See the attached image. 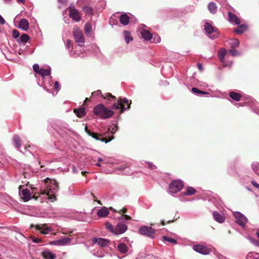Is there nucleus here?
I'll use <instances>...</instances> for the list:
<instances>
[{
  "label": "nucleus",
  "mask_w": 259,
  "mask_h": 259,
  "mask_svg": "<svg viewBox=\"0 0 259 259\" xmlns=\"http://www.w3.org/2000/svg\"><path fill=\"white\" fill-rule=\"evenodd\" d=\"M230 44L232 48L237 47L239 45V41L237 39H233L231 40Z\"/></svg>",
  "instance_id": "nucleus-35"
},
{
  "label": "nucleus",
  "mask_w": 259,
  "mask_h": 259,
  "mask_svg": "<svg viewBox=\"0 0 259 259\" xmlns=\"http://www.w3.org/2000/svg\"><path fill=\"white\" fill-rule=\"evenodd\" d=\"M74 113L79 118H82L85 116L86 112L84 108H80L78 109H74L73 110Z\"/></svg>",
  "instance_id": "nucleus-23"
},
{
  "label": "nucleus",
  "mask_w": 259,
  "mask_h": 259,
  "mask_svg": "<svg viewBox=\"0 0 259 259\" xmlns=\"http://www.w3.org/2000/svg\"><path fill=\"white\" fill-rule=\"evenodd\" d=\"M89 135L91 136L92 137H93L94 139H95L97 140H99V141H101L102 142H104L106 143L111 141L114 138V137L113 136L109 137V138H107L106 137L100 138L99 137H101L102 135L98 134L97 133H94L93 132H89Z\"/></svg>",
  "instance_id": "nucleus-13"
},
{
  "label": "nucleus",
  "mask_w": 259,
  "mask_h": 259,
  "mask_svg": "<svg viewBox=\"0 0 259 259\" xmlns=\"http://www.w3.org/2000/svg\"><path fill=\"white\" fill-rule=\"evenodd\" d=\"M160 41V37L159 36H157L156 37H154L153 42L155 43L159 42Z\"/></svg>",
  "instance_id": "nucleus-48"
},
{
  "label": "nucleus",
  "mask_w": 259,
  "mask_h": 259,
  "mask_svg": "<svg viewBox=\"0 0 259 259\" xmlns=\"http://www.w3.org/2000/svg\"><path fill=\"white\" fill-rule=\"evenodd\" d=\"M117 248L118 250L122 253L127 251V247L124 243H119L117 246Z\"/></svg>",
  "instance_id": "nucleus-30"
},
{
  "label": "nucleus",
  "mask_w": 259,
  "mask_h": 259,
  "mask_svg": "<svg viewBox=\"0 0 259 259\" xmlns=\"http://www.w3.org/2000/svg\"><path fill=\"white\" fill-rule=\"evenodd\" d=\"M254 255H258V254L256 252H254V253L249 252L247 254V257L250 258L252 256V255H253V259H259V257H256L255 255H254Z\"/></svg>",
  "instance_id": "nucleus-43"
},
{
  "label": "nucleus",
  "mask_w": 259,
  "mask_h": 259,
  "mask_svg": "<svg viewBox=\"0 0 259 259\" xmlns=\"http://www.w3.org/2000/svg\"><path fill=\"white\" fill-rule=\"evenodd\" d=\"M213 216L214 219L220 223H223L225 220V218L217 211L213 212Z\"/></svg>",
  "instance_id": "nucleus-22"
},
{
  "label": "nucleus",
  "mask_w": 259,
  "mask_h": 259,
  "mask_svg": "<svg viewBox=\"0 0 259 259\" xmlns=\"http://www.w3.org/2000/svg\"><path fill=\"white\" fill-rule=\"evenodd\" d=\"M123 217L127 220H130L132 219V218L131 217L126 214L123 215Z\"/></svg>",
  "instance_id": "nucleus-57"
},
{
  "label": "nucleus",
  "mask_w": 259,
  "mask_h": 259,
  "mask_svg": "<svg viewBox=\"0 0 259 259\" xmlns=\"http://www.w3.org/2000/svg\"><path fill=\"white\" fill-rule=\"evenodd\" d=\"M118 130V126L116 125H113V127L111 130L110 128H109V130L110 131V132L113 134L115 133Z\"/></svg>",
  "instance_id": "nucleus-44"
},
{
  "label": "nucleus",
  "mask_w": 259,
  "mask_h": 259,
  "mask_svg": "<svg viewBox=\"0 0 259 259\" xmlns=\"http://www.w3.org/2000/svg\"><path fill=\"white\" fill-rule=\"evenodd\" d=\"M17 2L21 3L24 4L25 2V0H17Z\"/></svg>",
  "instance_id": "nucleus-61"
},
{
  "label": "nucleus",
  "mask_w": 259,
  "mask_h": 259,
  "mask_svg": "<svg viewBox=\"0 0 259 259\" xmlns=\"http://www.w3.org/2000/svg\"><path fill=\"white\" fill-rule=\"evenodd\" d=\"M33 69L35 72L42 77V79H45L46 76H49L51 74V70L50 67L40 68L38 64H35L33 65Z\"/></svg>",
  "instance_id": "nucleus-6"
},
{
  "label": "nucleus",
  "mask_w": 259,
  "mask_h": 259,
  "mask_svg": "<svg viewBox=\"0 0 259 259\" xmlns=\"http://www.w3.org/2000/svg\"><path fill=\"white\" fill-rule=\"evenodd\" d=\"M71 242V239L68 237L64 238L58 240L54 241L51 242L52 245H65L68 244Z\"/></svg>",
  "instance_id": "nucleus-15"
},
{
  "label": "nucleus",
  "mask_w": 259,
  "mask_h": 259,
  "mask_svg": "<svg viewBox=\"0 0 259 259\" xmlns=\"http://www.w3.org/2000/svg\"><path fill=\"white\" fill-rule=\"evenodd\" d=\"M101 92L100 90L94 92L92 93V95L93 96H98L99 95L101 94Z\"/></svg>",
  "instance_id": "nucleus-52"
},
{
  "label": "nucleus",
  "mask_w": 259,
  "mask_h": 259,
  "mask_svg": "<svg viewBox=\"0 0 259 259\" xmlns=\"http://www.w3.org/2000/svg\"><path fill=\"white\" fill-rule=\"evenodd\" d=\"M44 82H45V83L43 84L44 87L45 89H46L48 91L50 90V89L48 88L47 84L50 85L51 83H52V84H54V82H50V81Z\"/></svg>",
  "instance_id": "nucleus-46"
},
{
  "label": "nucleus",
  "mask_w": 259,
  "mask_h": 259,
  "mask_svg": "<svg viewBox=\"0 0 259 259\" xmlns=\"http://www.w3.org/2000/svg\"><path fill=\"white\" fill-rule=\"evenodd\" d=\"M109 214V211L107 208L103 207L100 209L97 212V215L99 217H105Z\"/></svg>",
  "instance_id": "nucleus-26"
},
{
  "label": "nucleus",
  "mask_w": 259,
  "mask_h": 259,
  "mask_svg": "<svg viewBox=\"0 0 259 259\" xmlns=\"http://www.w3.org/2000/svg\"><path fill=\"white\" fill-rule=\"evenodd\" d=\"M33 241L34 242V243H39L41 242V239H39V238H35L33 240Z\"/></svg>",
  "instance_id": "nucleus-56"
},
{
  "label": "nucleus",
  "mask_w": 259,
  "mask_h": 259,
  "mask_svg": "<svg viewBox=\"0 0 259 259\" xmlns=\"http://www.w3.org/2000/svg\"><path fill=\"white\" fill-rule=\"evenodd\" d=\"M102 97L104 98V99H108L109 100H110L111 99H113L114 100H115L116 98V97L113 96L111 93H107L106 95V96H104L103 95H102Z\"/></svg>",
  "instance_id": "nucleus-38"
},
{
  "label": "nucleus",
  "mask_w": 259,
  "mask_h": 259,
  "mask_svg": "<svg viewBox=\"0 0 259 259\" xmlns=\"http://www.w3.org/2000/svg\"><path fill=\"white\" fill-rule=\"evenodd\" d=\"M229 53L232 56H237L239 55V53L235 50L234 49H231L229 50Z\"/></svg>",
  "instance_id": "nucleus-41"
},
{
  "label": "nucleus",
  "mask_w": 259,
  "mask_h": 259,
  "mask_svg": "<svg viewBox=\"0 0 259 259\" xmlns=\"http://www.w3.org/2000/svg\"><path fill=\"white\" fill-rule=\"evenodd\" d=\"M83 11L86 13L88 14H91L93 12V10L91 8L89 7H84L83 8Z\"/></svg>",
  "instance_id": "nucleus-40"
},
{
  "label": "nucleus",
  "mask_w": 259,
  "mask_h": 259,
  "mask_svg": "<svg viewBox=\"0 0 259 259\" xmlns=\"http://www.w3.org/2000/svg\"><path fill=\"white\" fill-rule=\"evenodd\" d=\"M226 52V51L225 49H220L218 53V56L220 60L223 64L224 66H229L230 68L233 64V62L231 61H226L225 60Z\"/></svg>",
  "instance_id": "nucleus-9"
},
{
  "label": "nucleus",
  "mask_w": 259,
  "mask_h": 259,
  "mask_svg": "<svg viewBox=\"0 0 259 259\" xmlns=\"http://www.w3.org/2000/svg\"><path fill=\"white\" fill-rule=\"evenodd\" d=\"M5 23V20L3 17L0 15V24L3 25Z\"/></svg>",
  "instance_id": "nucleus-54"
},
{
  "label": "nucleus",
  "mask_w": 259,
  "mask_h": 259,
  "mask_svg": "<svg viewBox=\"0 0 259 259\" xmlns=\"http://www.w3.org/2000/svg\"><path fill=\"white\" fill-rule=\"evenodd\" d=\"M251 184L252 185L255 187V188L259 189V184L256 183L255 181H252Z\"/></svg>",
  "instance_id": "nucleus-50"
},
{
  "label": "nucleus",
  "mask_w": 259,
  "mask_h": 259,
  "mask_svg": "<svg viewBox=\"0 0 259 259\" xmlns=\"http://www.w3.org/2000/svg\"><path fill=\"white\" fill-rule=\"evenodd\" d=\"M192 91L194 93H198L199 94L200 92V90H198V89L196 88H192L191 89Z\"/></svg>",
  "instance_id": "nucleus-47"
},
{
  "label": "nucleus",
  "mask_w": 259,
  "mask_h": 259,
  "mask_svg": "<svg viewBox=\"0 0 259 259\" xmlns=\"http://www.w3.org/2000/svg\"><path fill=\"white\" fill-rule=\"evenodd\" d=\"M127 230V226L122 223H118L114 227V234L119 235L124 233Z\"/></svg>",
  "instance_id": "nucleus-12"
},
{
  "label": "nucleus",
  "mask_w": 259,
  "mask_h": 259,
  "mask_svg": "<svg viewBox=\"0 0 259 259\" xmlns=\"http://www.w3.org/2000/svg\"><path fill=\"white\" fill-rule=\"evenodd\" d=\"M69 11V16L73 20L78 22L81 19V16L78 11L74 7H69L67 9Z\"/></svg>",
  "instance_id": "nucleus-8"
},
{
  "label": "nucleus",
  "mask_w": 259,
  "mask_h": 259,
  "mask_svg": "<svg viewBox=\"0 0 259 259\" xmlns=\"http://www.w3.org/2000/svg\"><path fill=\"white\" fill-rule=\"evenodd\" d=\"M228 15L229 20L230 22L234 23L236 25H238L240 23V19L236 15L230 12L228 13Z\"/></svg>",
  "instance_id": "nucleus-19"
},
{
  "label": "nucleus",
  "mask_w": 259,
  "mask_h": 259,
  "mask_svg": "<svg viewBox=\"0 0 259 259\" xmlns=\"http://www.w3.org/2000/svg\"><path fill=\"white\" fill-rule=\"evenodd\" d=\"M174 221V220H172L171 221V220H169V221H167V223H171V222H173Z\"/></svg>",
  "instance_id": "nucleus-64"
},
{
  "label": "nucleus",
  "mask_w": 259,
  "mask_h": 259,
  "mask_svg": "<svg viewBox=\"0 0 259 259\" xmlns=\"http://www.w3.org/2000/svg\"><path fill=\"white\" fill-rule=\"evenodd\" d=\"M119 21L122 25H127L129 23V17L126 14H123L119 17Z\"/></svg>",
  "instance_id": "nucleus-24"
},
{
  "label": "nucleus",
  "mask_w": 259,
  "mask_h": 259,
  "mask_svg": "<svg viewBox=\"0 0 259 259\" xmlns=\"http://www.w3.org/2000/svg\"><path fill=\"white\" fill-rule=\"evenodd\" d=\"M163 239L164 240L168 241L173 244H177V241L176 240L166 236H163Z\"/></svg>",
  "instance_id": "nucleus-37"
},
{
  "label": "nucleus",
  "mask_w": 259,
  "mask_h": 259,
  "mask_svg": "<svg viewBox=\"0 0 259 259\" xmlns=\"http://www.w3.org/2000/svg\"><path fill=\"white\" fill-rule=\"evenodd\" d=\"M183 181L178 180L172 181L169 186V190L171 193H175L181 190L183 188Z\"/></svg>",
  "instance_id": "nucleus-7"
},
{
  "label": "nucleus",
  "mask_w": 259,
  "mask_h": 259,
  "mask_svg": "<svg viewBox=\"0 0 259 259\" xmlns=\"http://www.w3.org/2000/svg\"><path fill=\"white\" fill-rule=\"evenodd\" d=\"M41 254L45 259H55L56 257L55 254L49 251H45L41 253Z\"/></svg>",
  "instance_id": "nucleus-25"
},
{
  "label": "nucleus",
  "mask_w": 259,
  "mask_h": 259,
  "mask_svg": "<svg viewBox=\"0 0 259 259\" xmlns=\"http://www.w3.org/2000/svg\"><path fill=\"white\" fill-rule=\"evenodd\" d=\"M161 224L162 226H164L165 225V223L164 221L161 220Z\"/></svg>",
  "instance_id": "nucleus-62"
},
{
  "label": "nucleus",
  "mask_w": 259,
  "mask_h": 259,
  "mask_svg": "<svg viewBox=\"0 0 259 259\" xmlns=\"http://www.w3.org/2000/svg\"><path fill=\"white\" fill-rule=\"evenodd\" d=\"M196 190L193 187H188L187 188V191L184 193L185 195H191L196 193Z\"/></svg>",
  "instance_id": "nucleus-34"
},
{
  "label": "nucleus",
  "mask_w": 259,
  "mask_h": 259,
  "mask_svg": "<svg viewBox=\"0 0 259 259\" xmlns=\"http://www.w3.org/2000/svg\"><path fill=\"white\" fill-rule=\"evenodd\" d=\"M12 35H13V37L15 38H18V37L19 36V31L16 29L13 30Z\"/></svg>",
  "instance_id": "nucleus-42"
},
{
  "label": "nucleus",
  "mask_w": 259,
  "mask_h": 259,
  "mask_svg": "<svg viewBox=\"0 0 259 259\" xmlns=\"http://www.w3.org/2000/svg\"><path fill=\"white\" fill-rule=\"evenodd\" d=\"M106 228L110 232L112 233H114V227L109 222H107L105 223Z\"/></svg>",
  "instance_id": "nucleus-36"
},
{
  "label": "nucleus",
  "mask_w": 259,
  "mask_h": 259,
  "mask_svg": "<svg viewBox=\"0 0 259 259\" xmlns=\"http://www.w3.org/2000/svg\"><path fill=\"white\" fill-rule=\"evenodd\" d=\"M131 104V101L130 103L128 102V100L124 98L123 99H119L117 100V103H115L112 108L114 109H120V113H123L125 110H126L130 108V105Z\"/></svg>",
  "instance_id": "nucleus-3"
},
{
  "label": "nucleus",
  "mask_w": 259,
  "mask_h": 259,
  "mask_svg": "<svg viewBox=\"0 0 259 259\" xmlns=\"http://www.w3.org/2000/svg\"><path fill=\"white\" fill-rule=\"evenodd\" d=\"M84 130H85V132H86L88 135H89V132H91L90 130H89L88 128V127H87V126L85 127Z\"/></svg>",
  "instance_id": "nucleus-59"
},
{
  "label": "nucleus",
  "mask_w": 259,
  "mask_h": 259,
  "mask_svg": "<svg viewBox=\"0 0 259 259\" xmlns=\"http://www.w3.org/2000/svg\"><path fill=\"white\" fill-rule=\"evenodd\" d=\"M58 88H59V83L58 82H55V83L53 85V89L55 90V91H57L58 89Z\"/></svg>",
  "instance_id": "nucleus-49"
},
{
  "label": "nucleus",
  "mask_w": 259,
  "mask_h": 259,
  "mask_svg": "<svg viewBox=\"0 0 259 259\" xmlns=\"http://www.w3.org/2000/svg\"><path fill=\"white\" fill-rule=\"evenodd\" d=\"M208 9L209 12L212 14H215L217 11V5L213 2H211L208 4Z\"/></svg>",
  "instance_id": "nucleus-29"
},
{
  "label": "nucleus",
  "mask_w": 259,
  "mask_h": 259,
  "mask_svg": "<svg viewBox=\"0 0 259 259\" xmlns=\"http://www.w3.org/2000/svg\"><path fill=\"white\" fill-rule=\"evenodd\" d=\"M29 38H29V36H28V35L24 33V34H23L22 35H21L20 37L18 40V42L19 43H20L21 42H26L29 40Z\"/></svg>",
  "instance_id": "nucleus-31"
},
{
  "label": "nucleus",
  "mask_w": 259,
  "mask_h": 259,
  "mask_svg": "<svg viewBox=\"0 0 259 259\" xmlns=\"http://www.w3.org/2000/svg\"><path fill=\"white\" fill-rule=\"evenodd\" d=\"M124 39L125 42L128 44L131 41L133 40V37L131 36L130 33L127 31H124L123 32Z\"/></svg>",
  "instance_id": "nucleus-33"
},
{
  "label": "nucleus",
  "mask_w": 259,
  "mask_h": 259,
  "mask_svg": "<svg viewBox=\"0 0 259 259\" xmlns=\"http://www.w3.org/2000/svg\"><path fill=\"white\" fill-rule=\"evenodd\" d=\"M73 36L78 46H82L84 43V38L82 32L79 30H75L73 32Z\"/></svg>",
  "instance_id": "nucleus-11"
},
{
  "label": "nucleus",
  "mask_w": 259,
  "mask_h": 259,
  "mask_svg": "<svg viewBox=\"0 0 259 259\" xmlns=\"http://www.w3.org/2000/svg\"><path fill=\"white\" fill-rule=\"evenodd\" d=\"M87 173V171H82L81 172V174L83 176H85V174Z\"/></svg>",
  "instance_id": "nucleus-63"
},
{
  "label": "nucleus",
  "mask_w": 259,
  "mask_h": 259,
  "mask_svg": "<svg viewBox=\"0 0 259 259\" xmlns=\"http://www.w3.org/2000/svg\"><path fill=\"white\" fill-rule=\"evenodd\" d=\"M19 28L24 30L26 31L29 28V22L26 19H22L20 20L19 22Z\"/></svg>",
  "instance_id": "nucleus-18"
},
{
  "label": "nucleus",
  "mask_w": 259,
  "mask_h": 259,
  "mask_svg": "<svg viewBox=\"0 0 259 259\" xmlns=\"http://www.w3.org/2000/svg\"><path fill=\"white\" fill-rule=\"evenodd\" d=\"M139 233L143 235H145L148 237L153 239L155 237V231L151 227L143 226L139 229Z\"/></svg>",
  "instance_id": "nucleus-5"
},
{
  "label": "nucleus",
  "mask_w": 259,
  "mask_h": 259,
  "mask_svg": "<svg viewBox=\"0 0 259 259\" xmlns=\"http://www.w3.org/2000/svg\"><path fill=\"white\" fill-rule=\"evenodd\" d=\"M33 227H35L37 230H41L42 231H41V233L44 234H47V232H46V231L50 230V229L47 226L46 224H44V225H42V226H40L37 225L34 226V225L31 224L30 226V228H33Z\"/></svg>",
  "instance_id": "nucleus-21"
},
{
  "label": "nucleus",
  "mask_w": 259,
  "mask_h": 259,
  "mask_svg": "<svg viewBox=\"0 0 259 259\" xmlns=\"http://www.w3.org/2000/svg\"><path fill=\"white\" fill-rule=\"evenodd\" d=\"M204 30L206 33L211 39H214L219 35L218 29L214 27L210 23L206 22L205 23Z\"/></svg>",
  "instance_id": "nucleus-4"
},
{
  "label": "nucleus",
  "mask_w": 259,
  "mask_h": 259,
  "mask_svg": "<svg viewBox=\"0 0 259 259\" xmlns=\"http://www.w3.org/2000/svg\"><path fill=\"white\" fill-rule=\"evenodd\" d=\"M229 96L236 101H239L241 98V94L234 92H231L229 93Z\"/></svg>",
  "instance_id": "nucleus-28"
},
{
  "label": "nucleus",
  "mask_w": 259,
  "mask_h": 259,
  "mask_svg": "<svg viewBox=\"0 0 259 259\" xmlns=\"http://www.w3.org/2000/svg\"><path fill=\"white\" fill-rule=\"evenodd\" d=\"M50 181L49 186L47 188V192H42L41 194H46L48 196V198L54 201L56 200V193L59 190V185L57 181L54 179H50L49 178L46 179L47 182Z\"/></svg>",
  "instance_id": "nucleus-1"
},
{
  "label": "nucleus",
  "mask_w": 259,
  "mask_h": 259,
  "mask_svg": "<svg viewBox=\"0 0 259 259\" xmlns=\"http://www.w3.org/2000/svg\"><path fill=\"white\" fill-rule=\"evenodd\" d=\"M140 33L142 37L146 40H150L152 37V34L147 30L142 29Z\"/></svg>",
  "instance_id": "nucleus-20"
},
{
  "label": "nucleus",
  "mask_w": 259,
  "mask_h": 259,
  "mask_svg": "<svg viewBox=\"0 0 259 259\" xmlns=\"http://www.w3.org/2000/svg\"><path fill=\"white\" fill-rule=\"evenodd\" d=\"M13 141L15 146L19 149L21 146V140L18 135H15L13 138Z\"/></svg>",
  "instance_id": "nucleus-27"
},
{
  "label": "nucleus",
  "mask_w": 259,
  "mask_h": 259,
  "mask_svg": "<svg viewBox=\"0 0 259 259\" xmlns=\"http://www.w3.org/2000/svg\"><path fill=\"white\" fill-rule=\"evenodd\" d=\"M94 113L95 115L100 116L103 119L109 118L113 114V112L112 110L108 109L102 104H98L94 107Z\"/></svg>",
  "instance_id": "nucleus-2"
},
{
  "label": "nucleus",
  "mask_w": 259,
  "mask_h": 259,
  "mask_svg": "<svg viewBox=\"0 0 259 259\" xmlns=\"http://www.w3.org/2000/svg\"><path fill=\"white\" fill-rule=\"evenodd\" d=\"M198 68L200 71H202L203 70L202 65L201 63H198L197 64Z\"/></svg>",
  "instance_id": "nucleus-55"
},
{
  "label": "nucleus",
  "mask_w": 259,
  "mask_h": 259,
  "mask_svg": "<svg viewBox=\"0 0 259 259\" xmlns=\"http://www.w3.org/2000/svg\"><path fill=\"white\" fill-rule=\"evenodd\" d=\"M93 242L97 243L101 247H106L108 245L109 243V241L108 240L101 238H94L93 239Z\"/></svg>",
  "instance_id": "nucleus-17"
},
{
  "label": "nucleus",
  "mask_w": 259,
  "mask_h": 259,
  "mask_svg": "<svg viewBox=\"0 0 259 259\" xmlns=\"http://www.w3.org/2000/svg\"><path fill=\"white\" fill-rule=\"evenodd\" d=\"M252 168L253 171L254 172H255L256 174H257V172L258 171V167L257 164H253L252 165Z\"/></svg>",
  "instance_id": "nucleus-45"
},
{
  "label": "nucleus",
  "mask_w": 259,
  "mask_h": 259,
  "mask_svg": "<svg viewBox=\"0 0 259 259\" xmlns=\"http://www.w3.org/2000/svg\"><path fill=\"white\" fill-rule=\"evenodd\" d=\"M234 216L236 219V222L240 226H244L247 222V218L240 212H235Z\"/></svg>",
  "instance_id": "nucleus-10"
},
{
  "label": "nucleus",
  "mask_w": 259,
  "mask_h": 259,
  "mask_svg": "<svg viewBox=\"0 0 259 259\" xmlns=\"http://www.w3.org/2000/svg\"><path fill=\"white\" fill-rule=\"evenodd\" d=\"M85 32L86 33H89L92 30V26L89 23H86L84 26Z\"/></svg>",
  "instance_id": "nucleus-39"
},
{
  "label": "nucleus",
  "mask_w": 259,
  "mask_h": 259,
  "mask_svg": "<svg viewBox=\"0 0 259 259\" xmlns=\"http://www.w3.org/2000/svg\"><path fill=\"white\" fill-rule=\"evenodd\" d=\"M71 42V41L70 40H67V47H69V46L70 45Z\"/></svg>",
  "instance_id": "nucleus-60"
},
{
  "label": "nucleus",
  "mask_w": 259,
  "mask_h": 259,
  "mask_svg": "<svg viewBox=\"0 0 259 259\" xmlns=\"http://www.w3.org/2000/svg\"><path fill=\"white\" fill-rule=\"evenodd\" d=\"M149 167L152 169H154L156 168V166L152 163H148Z\"/></svg>",
  "instance_id": "nucleus-51"
},
{
  "label": "nucleus",
  "mask_w": 259,
  "mask_h": 259,
  "mask_svg": "<svg viewBox=\"0 0 259 259\" xmlns=\"http://www.w3.org/2000/svg\"><path fill=\"white\" fill-rule=\"evenodd\" d=\"M127 212V209L126 208H122L121 209H120L118 213H124Z\"/></svg>",
  "instance_id": "nucleus-53"
},
{
  "label": "nucleus",
  "mask_w": 259,
  "mask_h": 259,
  "mask_svg": "<svg viewBox=\"0 0 259 259\" xmlns=\"http://www.w3.org/2000/svg\"><path fill=\"white\" fill-rule=\"evenodd\" d=\"M247 28V26L245 25H242L234 29V31L236 33L241 34L243 33Z\"/></svg>",
  "instance_id": "nucleus-32"
},
{
  "label": "nucleus",
  "mask_w": 259,
  "mask_h": 259,
  "mask_svg": "<svg viewBox=\"0 0 259 259\" xmlns=\"http://www.w3.org/2000/svg\"><path fill=\"white\" fill-rule=\"evenodd\" d=\"M20 195L21 198L24 201H28L31 198V193L29 190L27 189H24L22 190L21 192H20Z\"/></svg>",
  "instance_id": "nucleus-16"
},
{
  "label": "nucleus",
  "mask_w": 259,
  "mask_h": 259,
  "mask_svg": "<svg viewBox=\"0 0 259 259\" xmlns=\"http://www.w3.org/2000/svg\"><path fill=\"white\" fill-rule=\"evenodd\" d=\"M193 249L195 251L203 254H208L210 251V249L206 247L205 246L200 244L193 245Z\"/></svg>",
  "instance_id": "nucleus-14"
},
{
  "label": "nucleus",
  "mask_w": 259,
  "mask_h": 259,
  "mask_svg": "<svg viewBox=\"0 0 259 259\" xmlns=\"http://www.w3.org/2000/svg\"><path fill=\"white\" fill-rule=\"evenodd\" d=\"M199 94L204 95V94H209V93L208 92L200 90V92L199 93Z\"/></svg>",
  "instance_id": "nucleus-58"
}]
</instances>
